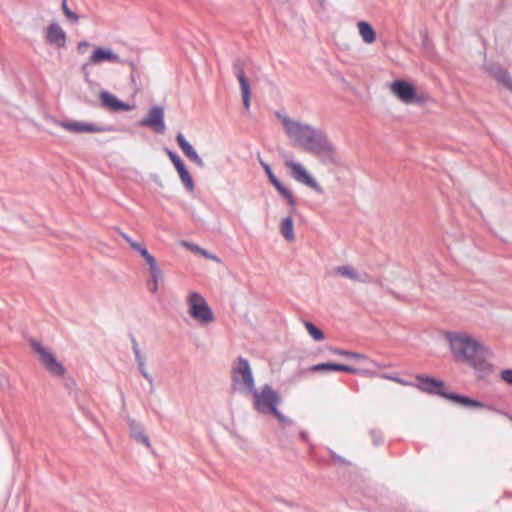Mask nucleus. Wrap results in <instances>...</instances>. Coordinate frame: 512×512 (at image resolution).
I'll return each instance as SVG.
<instances>
[{
	"label": "nucleus",
	"mask_w": 512,
	"mask_h": 512,
	"mask_svg": "<svg viewBox=\"0 0 512 512\" xmlns=\"http://www.w3.org/2000/svg\"><path fill=\"white\" fill-rule=\"evenodd\" d=\"M275 116L281 121L293 147L316 156L325 165L338 163L336 149L323 130L280 111H276Z\"/></svg>",
	"instance_id": "nucleus-1"
},
{
	"label": "nucleus",
	"mask_w": 512,
	"mask_h": 512,
	"mask_svg": "<svg viewBox=\"0 0 512 512\" xmlns=\"http://www.w3.org/2000/svg\"><path fill=\"white\" fill-rule=\"evenodd\" d=\"M232 388L234 391L246 392L254 398L253 408L260 414L272 415L281 401L280 395L265 384L261 391L255 387V381L249 361L239 356L231 369Z\"/></svg>",
	"instance_id": "nucleus-2"
},
{
	"label": "nucleus",
	"mask_w": 512,
	"mask_h": 512,
	"mask_svg": "<svg viewBox=\"0 0 512 512\" xmlns=\"http://www.w3.org/2000/svg\"><path fill=\"white\" fill-rule=\"evenodd\" d=\"M445 337L456 361L466 363L480 378L493 372L494 367L489 362L493 353L489 347L465 333L447 332Z\"/></svg>",
	"instance_id": "nucleus-3"
},
{
	"label": "nucleus",
	"mask_w": 512,
	"mask_h": 512,
	"mask_svg": "<svg viewBox=\"0 0 512 512\" xmlns=\"http://www.w3.org/2000/svg\"><path fill=\"white\" fill-rule=\"evenodd\" d=\"M187 303L190 316L200 324L206 325L214 320L212 309L200 293L190 292Z\"/></svg>",
	"instance_id": "nucleus-4"
},
{
	"label": "nucleus",
	"mask_w": 512,
	"mask_h": 512,
	"mask_svg": "<svg viewBox=\"0 0 512 512\" xmlns=\"http://www.w3.org/2000/svg\"><path fill=\"white\" fill-rule=\"evenodd\" d=\"M391 92L405 104H424L426 97L418 95L414 85L406 80L397 79L390 84Z\"/></svg>",
	"instance_id": "nucleus-5"
},
{
	"label": "nucleus",
	"mask_w": 512,
	"mask_h": 512,
	"mask_svg": "<svg viewBox=\"0 0 512 512\" xmlns=\"http://www.w3.org/2000/svg\"><path fill=\"white\" fill-rule=\"evenodd\" d=\"M33 350L38 353L39 359L45 369L53 376H64L66 368L59 362L55 355L40 342L36 340L31 341Z\"/></svg>",
	"instance_id": "nucleus-6"
},
{
	"label": "nucleus",
	"mask_w": 512,
	"mask_h": 512,
	"mask_svg": "<svg viewBox=\"0 0 512 512\" xmlns=\"http://www.w3.org/2000/svg\"><path fill=\"white\" fill-rule=\"evenodd\" d=\"M285 166L290 169V175L294 180L310 187L317 193H323V188L301 163L285 160Z\"/></svg>",
	"instance_id": "nucleus-7"
},
{
	"label": "nucleus",
	"mask_w": 512,
	"mask_h": 512,
	"mask_svg": "<svg viewBox=\"0 0 512 512\" xmlns=\"http://www.w3.org/2000/svg\"><path fill=\"white\" fill-rule=\"evenodd\" d=\"M139 125L148 127L157 134H163L166 131L163 107L156 105L150 108L146 117L139 121Z\"/></svg>",
	"instance_id": "nucleus-8"
},
{
	"label": "nucleus",
	"mask_w": 512,
	"mask_h": 512,
	"mask_svg": "<svg viewBox=\"0 0 512 512\" xmlns=\"http://www.w3.org/2000/svg\"><path fill=\"white\" fill-rule=\"evenodd\" d=\"M60 126L73 133H101L116 131V128L112 125H99L80 121H62L60 122Z\"/></svg>",
	"instance_id": "nucleus-9"
},
{
	"label": "nucleus",
	"mask_w": 512,
	"mask_h": 512,
	"mask_svg": "<svg viewBox=\"0 0 512 512\" xmlns=\"http://www.w3.org/2000/svg\"><path fill=\"white\" fill-rule=\"evenodd\" d=\"M416 380L418 383L412 384V386L417 387L419 390L427 394L437 395L444 398L447 391L445 390V383L443 380L423 374L417 375Z\"/></svg>",
	"instance_id": "nucleus-10"
},
{
	"label": "nucleus",
	"mask_w": 512,
	"mask_h": 512,
	"mask_svg": "<svg viewBox=\"0 0 512 512\" xmlns=\"http://www.w3.org/2000/svg\"><path fill=\"white\" fill-rule=\"evenodd\" d=\"M233 71L239 82L243 106L246 110L250 108L251 88L249 80L244 71V62L241 59H236L233 63Z\"/></svg>",
	"instance_id": "nucleus-11"
},
{
	"label": "nucleus",
	"mask_w": 512,
	"mask_h": 512,
	"mask_svg": "<svg viewBox=\"0 0 512 512\" xmlns=\"http://www.w3.org/2000/svg\"><path fill=\"white\" fill-rule=\"evenodd\" d=\"M444 398L446 400H449V401H451L455 404H458L460 406H463V407L477 408V409L487 408L491 411H494L497 413H502L501 410H499L498 408L489 406V405L485 404L484 402H481V401L471 398L467 395L459 394V393H456L453 391L446 392Z\"/></svg>",
	"instance_id": "nucleus-12"
},
{
	"label": "nucleus",
	"mask_w": 512,
	"mask_h": 512,
	"mask_svg": "<svg viewBox=\"0 0 512 512\" xmlns=\"http://www.w3.org/2000/svg\"><path fill=\"white\" fill-rule=\"evenodd\" d=\"M103 62L120 63V57L110 48L96 47L89 57L88 63L83 64L82 70L85 71L89 64H101Z\"/></svg>",
	"instance_id": "nucleus-13"
},
{
	"label": "nucleus",
	"mask_w": 512,
	"mask_h": 512,
	"mask_svg": "<svg viewBox=\"0 0 512 512\" xmlns=\"http://www.w3.org/2000/svg\"><path fill=\"white\" fill-rule=\"evenodd\" d=\"M101 107L111 111V112H120V111H130L132 110V106L128 103L120 100L117 96L112 94L107 90H103L99 95Z\"/></svg>",
	"instance_id": "nucleus-14"
},
{
	"label": "nucleus",
	"mask_w": 512,
	"mask_h": 512,
	"mask_svg": "<svg viewBox=\"0 0 512 512\" xmlns=\"http://www.w3.org/2000/svg\"><path fill=\"white\" fill-rule=\"evenodd\" d=\"M485 69L498 83L512 92V76L506 68L499 63H490Z\"/></svg>",
	"instance_id": "nucleus-15"
},
{
	"label": "nucleus",
	"mask_w": 512,
	"mask_h": 512,
	"mask_svg": "<svg viewBox=\"0 0 512 512\" xmlns=\"http://www.w3.org/2000/svg\"><path fill=\"white\" fill-rule=\"evenodd\" d=\"M312 372H346L351 374H357L359 370L353 366L333 363V362H323L312 365L309 368Z\"/></svg>",
	"instance_id": "nucleus-16"
},
{
	"label": "nucleus",
	"mask_w": 512,
	"mask_h": 512,
	"mask_svg": "<svg viewBox=\"0 0 512 512\" xmlns=\"http://www.w3.org/2000/svg\"><path fill=\"white\" fill-rule=\"evenodd\" d=\"M128 424H129L131 437L136 442L142 443L146 447H150V440L145 432L144 426L132 418L128 419Z\"/></svg>",
	"instance_id": "nucleus-17"
},
{
	"label": "nucleus",
	"mask_w": 512,
	"mask_h": 512,
	"mask_svg": "<svg viewBox=\"0 0 512 512\" xmlns=\"http://www.w3.org/2000/svg\"><path fill=\"white\" fill-rule=\"evenodd\" d=\"M47 40L51 44L62 48L66 44V33L57 23H52L47 30Z\"/></svg>",
	"instance_id": "nucleus-18"
},
{
	"label": "nucleus",
	"mask_w": 512,
	"mask_h": 512,
	"mask_svg": "<svg viewBox=\"0 0 512 512\" xmlns=\"http://www.w3.org/2000/svg\"><path fill=\"white\" fill-rule=\"evenodd\" d=\"M335 272H336V274H338L342 277L349 278L356 282L365 283L369 280L368 274H366V273L360 274L350 265L338 266L335 268Z\"/></svg>",
	"instance_id": "nucleus-19"
},
{
	"label": "nucleus",
	"mask_w": 512,
	"mask_h": 512,
	"mask_svg": "<svg viewBox=\"0 0 512 512\" xmlns=\"http://www.w3.org/2000/svg\"><path fill=\"white\" fill-rule=\"evenodd\" d=\"M358 32L366 44H372L376 40V32L373 26L367 21L357 22Z\"/></svg>",
	"instance_id": "nucleus-20"
},
{
	"label": "nucleus",
	"mask_w": 512,
	"mask_h": 512,
	"mask_svg": "<svg viewBox=\"0 0 512 512\" xmlns=\"http://www.w3.org/2000/svg\"><path fill=\"white\" fill-rule=\"evenodd\" d=\"M177 145L183 152V154L191 161L193 160L197 155V151L194 149L192 144L185 138V136L182 133H178L175 138Z\"/></svg>",
	"instance_id": "nucleus-21"
},
{
	"label": "nucleus",
	"mask_w": 512,
	"mask_h": 512,
	"mask_svg": "<svg viewBox=\"0 0 512 512\" xmlns=\"http://www.w3.org/2000/svg\"><path fill=\"white\" fill-rule=\"evenodd\" d=\"M280 232L287 241H293L295 239L294 222L292 217L287 216L282 219L280 224Z\"/></svg>",
	"instance_id": "nucleus-22"
},
{
	"label": "nucleus",
	"mask_w": 512,
	"mask_h": 512,
	"mask_svg": "<svg viewBox=\"0 0 512 512\" xmlns=\"http://www.w3.org/2000/svg\"><path fill=\"white\" fill-rule=\"evenodd\" d=\"M176 171L185 189L188 192H193L195 189V183L186 165L184 164L183 166L176 169Z\"/></svg>",
	"instance_id": "nucleus-23"
},
{
	"label": "nucleus",
	"mask_w": 512,
	"mask_h": 512,
	"mask_svg": "<svg viewBox=\"0 0 512 512\" xmlns=\"http://www.w3.org/2000/svg\"><path fill=\"white\" fill-rule=\"evenodd\" d=\"M131 248L138 252L145 259L146 263L149 265V268H153L155 270V266L158 265L156 259L149 253L145 246L140 243H134L131 244Z\"/></svg>",
	"instance_id": "nucleus-24"
},
{
	"label": "nucleus",
	"mask_w": 512,
	"mask_h": 512,
	"mask_svg": "<svg viewBox=\"0 0 512 512\" xmlns=\"http://www.w3.org/2000/svg\"><path fill=\"white\" fill-rule=\"evenodd\" d=\"M273 187L284 199H286L288 204L294 209L297 204V201L293 193L287 187H285L281 181H278L275 184H273Z\"/></svg>",
	"instance_id": "nucleus-25"
},
{
	"label": "nucleus",
	"mask_w": 512,
	"mask_h": 512,
	"mask_svg": "<svg viewBox=\"0 0 512 512\" xmlns=\"http://www.w3.org/2000/svg\"><path fill=\"white\" fill-rule=\"evenodd\" d=\"M273 187L284 199H286L288 204L294 209L297 204V201L293 193L287 187H285L281 181H278L275 184H273Z\"/></svg>",
	"instance_id": "nucleus-26"
},
{
	"label": "nucleus",
	"mask_w": 512,
	"mask_h": 512,
	"mask_svg": "<svg viewBox=\"0 0 512 512\" xmlns=\"http://www.w3.org/2000/svg\"><path fill=\"white\" fill-rule=\"evenodd\" d=\"M273 187L284 199H286L288 204L294 209L297 204V201L293 193L287 187H285L281 181H278L275 184H273Z\"/></svg>",
	"instance_id": "nucleus-27"
},
{
	"label": "nucleus",
	"mask_w": 512,
	"mask_h": 512,
	"mask_svg": "<svg viewBox=\"0 0 512 512\" xmlns=\"http://www.w3.org/2000/svg\"><path fill=\"white\" fill-rule=\"evenodd\" d=\"M151 280L149 283V290L151 293H156L158 291V282L162 279L163 273L158 265L155 266V270L150 268Z\"/></svg>",
	"instance_id": "nucleus-28"
},
{
	"label": "nucleus",
	"mask_w": 512,
	"mask_h": 512,
	"mask_svg": "<svg viewBox=\"0 0 512 512\" xmlns=\"http://www.w3.org/2000/svg\"><path fill=\"white\" fill-rule=\"evenodd\" d=\"M330 351L336 355L345 356L354 360L364 361L368 360V357L362 353L345 350L342 348H330Z\"/></svg>",
	"instance_id": "nucleus-29"
},
{
	"label": "nucleus",
	"mask_w": 512,
	"mask_h": 512,
	"mask_svg": "<svg viewBox=\"0 0 512 512\" xmlns=\"http://www.w3.org/2000/svg\"><path fill=\"white\" fill-rule=\"evenodd\" d=\"M304 326L309 333V335L315 340V341H322L325 339V334L322 330H320L315 324H313L310 321H304Z\"/></svg>",
	"instance_id": "nucleus-30"
},
{
	"label": "nucleus",
	"mask_w": 512,
	"mask_h": 512,
	"mask_svg": "<svg viewBox=\"0 0 512 512\" xmlns=\"http://www.w3.org/2000/svg\"><path fill=\"white\" fill-rule=\"evenodd\" d=\"M64 386L65 388L68 390V392L70 394H74V398L75 400L78 402L79 406L83 408V405L82 403L80 402L79 398H78V395H77V391H76V382L75 380L70 377V376H67V377H64Z\"/></svg>",
	"instance_id": "nucleus-31"
},
{
	"label": "nucleus",
	"mask_w": 512,
	"mask_h": 512,
	"mask_svg": "<svg viewBox=\"0 0 512 512\" xmlns=\"http://www.w3.org/2000/svg\"><path fill=\"white\" fill-rule=\"evenodd\" d=\"M420 38L423 50L429 55L432 54L434 47L426 30L420 31Z\"/></svg>",
	"instance_id": "nucleus-32"
},
{
	"label": "nucleus",
	"mask_w": 512,
	"mask_h": 512,
	"mask_svg": "<svg viewBox=\"0 0 512 512\" xmlns=\"http://www.w3.org/2000/svg\"><path fill=\"white\" fill-rule=\"evenodd\" d=\"M259 163L260 165L262 166L267 178L269 179V182L273 185L275 184L276 182L280 181L276 175L274 174L271 166L267 163V162H264L262 159L259 158Z\"/></svg>",
	"instance_id": "nucleus-33"
},
{
	"label": "nucleus",
	"mask_w": 512,
	"mask_h": 512,
	"mask_svg": "<svg viewBox=\"0 0 512 512\" xmlns=\"http://www.w3.org/2000/svg\"><path fill=\"white\" fill-rule=\"evenodd\" d=\"M167 156L169 157L170 161L174 165L175 169H178L179 167L183 166L185 163L183 162L182 158L173 150L166 148L165 149Z\"/></svg>",
	"instance_id": "nucleus-34"
},
{
	"label": "nucleus",
	"mask_w": 512,
	"mask_h": 512,
	"mask_svg": "<svg viewBox=\"0 0 512 512\" xmlns=\"http://www.w3.org/2000/svg\"><path fill=\"white\" fill-rule=\"evenodd\" d=\"M272 415L284 426H291L294 424V421L285 416L279 409H277Z\"/></svg>",
	"instance_id": "nucleus-35"
},
{
	"label": "nucleus",
	"mask_w": 512,
	"mask_h": 512,
	"mask_svg": "<svg viewBox=\"0 0 512 512\" xmlns=\"http://www.w3.org/2000/svg\"><path fill=\"white\" fill-rule=\"evenodd\" d=\"M370 436L372 438V442L375 446H379L383 442V433L378 429H371Z\"/></svg>",
	"instance_id": "nucleus-36"
},
{
	"label": "nucleus",
	"mask_w": 512,
	"mask_h": 512,
	"mask_svg": "<svg viewBox=\"0 0 512 512\" xmlns=\"http://www.w3.org/2000/svg\"><path fill=\"white\" fill-rule=\"evenodd\" d=\"M67 3L68 2H61L62 11L68 19H70L72 22H76L78 20V15L69 9Z\"/></svg>",
	"instance_id": "nucleus-37"
},
{
	"label": "nucleus",
	"mask_w": 512,
	"mask_h": 512,
	"mask_svg": "<svg viewBox=\"0 0 512 512\" xmlns=\"http://www.w3.org/2000/svg\"><path fill=\"white\" fill-rule=\"evenodd\" d=\"M328 452H329V454H330L331 458H332L334 461H336V462H338V463H340V464H342V465H350V464H351V462H350V461H348V460H347V459H345L344 457H342V456L338 455V454H337L335 451H333L332 449L328 448Z\"/></svg>",
	"instance_id": "nucleus-38"
},
{
	"label": "nucleus",
	"mask_w": 512,
	"mask_h": 512,
	"mask_svg": "<svg viewBox=\"0 0 512 512\" xmlns=\"http://www.w3.org/2000/svg\"><path fill=\"white\" fill-rule=\"evenodd\" d=\"M140 374L149 382V393H154L153 377L147 372L146 367L139 369Z\"/></svg>",
	"instance_id": "nucleus-39"
},
{
	"label": "nucleus",
	"mask_w": 512,
	"mask_h": 512,
	"mask_svg": "<svg viewBox=\"0 0 512 512\" xmlns=\"http://www.w3.org/2000/svg\"><path fill=\"white\" fill-rule=\"evenodd\" d=\"M134 355L138 369L146 367V357L144 354H142L141 350L134 352Z\"/></svg>",
	"instance_id": "nucleus-40"
},
{
	"label": "nucleus",
	"mask_w": 512,
	"mask_h": 512,
	"mask_svg": "<svg viewBox=\"0 0 512 512\" xmlns=\"http://www.w3.org/2000/svg\"><path fill=\"white\" fill-rule=\"evenodd\" d=\"M501 380L505 383L512 385V368L504 369L500 374Z\"/></svg>",
	"instance_id": "nucleus-41"
},
{
	"label": "nucleus",
	"mask_w": 512,
	"mask_h": 512,
	"mask_svg": "<svg viewBox=\"0 0 512 512\" xmlns=\"http://www.w3.org/2000/svg\"><path fill=\"white\" fill-rule=\"evenodd\" d=\"M90 47V43L88 41H80L77 45V50L79 54H84L86 48Z\"/></svg>",
	"instance_id": "nucleus-42"
},
{
	"label": "nucleus",
	"mask_w": 512,
	"mask_h": 512,
	"mask_svg": "<svg viewBox=\"0 0 512 512\" xmlns=\"http://www.w3.org/2000/svg\"><path fill=\"white\" fill-rule=\"evenodd\" d=\"M130 340L133 352L139 351L140 348L138 346V342L133 334H130Z\"/></svg>",
	"instance_id": "nucleus-43"
},
{
	"label": "nucleus",
	"mask_w": 512,
	"mask_h": 512,
	"mask_svg": "<svg viewBox=\"0 0 512 512\" xmlns=\"http://www.w3.org/2000/svg\"><path fill=\"white\" fill-rule=\"evenodd\" d=\"M191 161L194 162L200 168H203L205 166L204 161L199 156V154Z\"/></svg>",
	"instance_id": "nucleus-44"
},
{
	"label": "nucleus",
	"mask_w": 512,
	"mask_h": 512,
	"mask_svg": "<svg viewBox=\"0 0 512 512\" xmlns=\"http://www.w3.org/2000/svg\"><path fill=\"white\" fill-rule=\"evenodd\" d=\"M191 161L194 162L200 168H203L205 166L204 161L199 156V154Z\"/></svg>",
	"instance_id": "nucleus-45"
},
{
	"label": "nucleus",
	"mask_w": 512,
	"mask_h": 512,
	"mask_svg": "<svg viewBox=\"0 0 512 512\" xmlns=\"http://www.w3.org/2000/svg\"><path fill=\"white\" fill-rule=\"evenodd\" d=\"M121 236L122 238L129 244V246L131 247V244H134V243H137L136 241H134L128 234L126 233H123L121 232Z\"/></svg>",
	"instance_id": "nucleus-46"
},
{
	"label": "nucleus",
	"mask_w": 512,
	"mask_h": 512,
	"mask_svg": "<svg viewBox=\"0 0 512 512\" xmlns=\"http://www.w3.org/2000/svg\"><path fill=\"white\" fill-rule=\"evenodd\" d=\"M300 439L304 441L305 443L309 442V436L308 433L305 430H301L299 433Z\"/></svg>",
	"instance_id": "nucleus-47"
},
{
	"label": "nucleus",
	"mask_w": 512,
	"mask_h": 512,
	"mask_svg": "<svg viewBox=\"0 0 512 512\" xmlns=\"http://www.w3.org/2000/svg\"><path fill=\"white\" fill-rule=\"evenodd\" d=\"M6 384V377L4 374L0 373V387L4 386Z\"/></svg>",
	"instance_id": "nucleus-48"
},
{
	"label": "nucleus",
	"mask_w": 512,
	"mask_h": 512,
	"mask_svg": "<svg viewBox=\"0 0 512 512\" xmlns=\"http://www.w3.org/2000/svg\"><path fill=\"white\" fill-rule=\"evenodd\" d=\"M394 380L398 383H401V384H404V385H411L410 383L406 382L405 380L401 379V378H394Z\"/></svg>",
	"instance_id": "nucleus-49"
},
{
	"label": "nucleus",
	"mask_w": 512,
	"mask_h": 512,
	"mask_svg": "<svg viewBox=\"0 0 512 512\" xmlns=\"http://www.w3.org/2000/svg\"><path fill=\"white\" fill-rule=\"evenodd\" d=\"M201 252H202L204 255H206V256H207V253H206V251H205V250L201 249Z\"/></svg>",
	"instance_id": "nucleus-50"
}]
</instances>
